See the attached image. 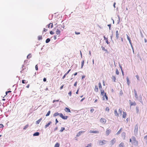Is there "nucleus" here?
<instances>
[{"instance_id":"13","label":"nucleus","mask_w":147,"mask_h":147,"mask_svg":"<svg viewBox=\"0 0 147 147\" xmlns=\"http://www.w3.org/2000/svg\"><path fill=\"white\" fill-rule=\"evenodd\" d=\"M94 90L96 92H98V89L97 86L96 85L94 88Z\"/></svg>"},{"instance_id":"19","label":"nucleus","mask_w":147,"mask_h":147,"mask_svg":"<svg viewBox=\"0 0 147 147\" xmlns=\"http://www.w3.org/2000/svg\"><path fill=\"white\" fill-rule=\"evenodd\" d=\"M114 114L115 116L117 117L119 116V114L118 113L117 110H114Z\"/></svg>"},{"instance_id":"11","label":"nucleus","mask_w":147,"mask_h":147,"mask_svg":"<svg viewBox=\"0 0 147 147\" xmlns=\"http://www.w3.org/2000/svg\"><path fill=\"white\" fill-rule=\"evenodd\" d=\"M64 110L65 111L67 112H71L70 109L66 107L64 109Z\"/></svg>"},{"instance_id":"62","label":"nucleus","mask_w":147,"mask_h":147,"mask_svg":"<svg viewBox=\"0 0 147 147\" xmlns=\"http://www.w3.org/2000/svg\"><path fill=\"white\" fill-rule=\"evenodd\" d=\"M66 76V75H65H65L63 76V77H62V78H63V79H64V78H65V76Z\"/></svg>"},{"instance_id":"44","label":"nucleus","mask_w":147,"mask_h":147,"mask_svg":"<svg viewBox=\"0 0 147 147\" xmlns=\"http://www.w3.org/2000/svg\"><path fill=\"white\" fill-rule=\"evenodd\" d=\"M94 111V109L93 108L91 109L90 110V112L91 113H92Z\"/></svg>"},{"instance_id":"20","label":"nucleus","mask_w":147,"mask_h":147,"mask_svg":"<svg viewBox=\"0 0 147 147\" xmlns=\"http://www.w3.org/2000/svg\"><path fill=\"white\" fill-rule=\"evenodd\" d=\"M51 121H50L45 126V128H47L51 123Z\"/></svg>"},{"instance_id":"5","label":"nucleus","mask_w":147,"mask_h":147,"mask_svg":"<svg viewBox=\"0 0 147 147\" xmlns=\"http://www.w3.org/2000/svg\"><path fill=\"white\" fill-rule=\"evenodd\" d=\"M116 140L115 138H114L112 139L110 141L111 144V145H113L116 142Z\"/></svg>"},{"instance_id":"59","label":"nucleus","mask_w":147,"mask_h":147,"mask_svg":"<svg viewBox=\"0 0 147 147\" xmlns=\"http://www.w3.org/2000/svg\"><path fill=\"white\" fill-rule=\"evenodd\" d=\"M55 121H56V123H55V124H56L58 122V121L57 120V119H56Z\"/></svg>"},{"instance_id":"50","label":"nucleus","mask_w":147,"mask_h":147,"mask_svg":"<svg viewBox=\"0 0 147 147\" xmlns=\"http://www.w3.org/2000/svg\"><path fill=\"white\" fill-rule=\"evenodd\" d=\"M35 69H36V70H38V66H37V65H36V66H35Z\"/></svg>"},{"instance_id":"43","label":"nucleus","mask_w":147,"mask_h":147,"mask_svg":"<svg viewBox=\"0 0 147 147\" xmlns=\"http://www.w3.org/2000/svg\"><path fill=\"white\" fill-rule=\"evenodd\" d=\"M102 50L103 51L107 52V50L105 49L104 47H102Z\"/></svg>"},{"instance_id":"57","label":"nucleus","mask_w":147,"mask_h":147,"mask_svg":"<svg viewBox=\"0 0 147 147\" xmlns=\"http://www.w3.org/2000/svg\"><path fill=\"white\" fill-rule=\"evenodd\" d=\"M103 86H105V81L104 80L103 81Z\"/></svg>"},{"instance_id":"17","label":"nucleus","mask_w":147,"mask_h":147,"mask_svg":"<svg viewBox=\"0 0 147 147\" xmlns=\"http://www.w3.org/2000/svg\"><path fill=\"white\" fill-rule=\"evenodd\" d=\"M111 79L114 82H116V78L115 76H112V78H111Z\"/></svg>"},{"instance_id":"16","label":"nucleus","mask_w":147,"mask_h":147,"mask_svg":"<svg viewBox=\"0 0 147 147\" xmlns=\"http://www.w3.org/2000/svg\"><path fill=\"white\" fill-rule=\"evenodd\" d=\"M119 34L118 30L116 31V36L117 39H118L119 37Z\"/></svg>"},{"instance_id":"10","label":"nucleus","mask_w":147,"mask_h":147,"mask_svg":"<svg viewBox=\"0 0 147 147\" xmlns=\"http://www.w3.org/2000/svg\"><path fill=\"white\" fill-rule=\"evenodd\" d=\"M47 26L48 28H49L50 26L51 28H52L53 27V24L52 23H50L49 24H48Z\"/></svg>"},{"instance_id":"1","label":"nucleus","mask_w":147,"mask_h":147,"mask_svg":"<svg viewBox=\"0 0 147 147\" xmlns=\"http://www.w3.org/2000/svg\"><path fill=\"white\" fill-rule=\"evenodd\" d=\"M129 141L131 142L133 144L136 146H138V142L136 140V138L134 136H133L131 139L129 140Z\"/></svg>"},{"instance_id":"45","label":"nucleus","mask_w":147,"mask_h":147,"mask_svg":"<svg viewBox=\"0 0 147 147\" xmlns=\"http://www.w3.org/2000/svg\"><path fill=\"white\" fill-rule=\"evenodd\" d=\"M47 31V29L45 28H44L43 32H46Z\"/></svg>"},{"instance_id":"40","label":"nucleus","mask_w":147,"mask_h":147,"mask_svg":"<svg viewBox=\"0 0 147 147\" xmlns=\"http://www.w3.org/2000/svg\"><path fill=\"white\" fill-rule=\"evenodd\" d=\"M28 127V124L26 125H25L23 129L24 130L26 129Z\"/></svg>"},{"instance_id":"2","label":"nucleus","mask_w":147,"mask_h":147,"mask_svg":"<svg viewBox=\"0 0 147 147\" xmlns=\"http://www.w3.org/2000/svg\"><path fill=\"white\" fill-rule=\"evenodd\" d=\"M58 115H59L61 117L64 119H66L68 117L67 116H64L62 113H56L54 114V116L55 117Z\"/></svg>"},{"instance_id":"24","label":"nucleus","mask_w":147,"mask_h":147,"mask_svg":"<svg viewBox=\"0 0 147 147\" xmlns=\"http://www.w3.org/2000/svg\"><path fill=\"white\" fill-rule=\"evenodd\" d=\"M136 105V103L135 102H130V106H135Z\"/></svg>"},{"instance_id":"22","label":"nucleus","mask_w":147,"mask_h":147,"mask_svg":"<svg viewBox=\"0 0 147 147\" xmlns=\"http://www.w3.org/2000/svg\"><path fill=\"white\" fill-rule=\"evenodd\" d=\"M42 120V118H41L40 119L37 120L36 122V123L37 124H38L40 122V121Z\"/></svg>"},{"instance_id":"48","label":"nucleus","mask_w":147,"mask_h":147,"mask_svg":"<svg viewBox=\"0 0 147 147\" xmlns=\"http://www.w3.org/2000/svg\"><path fill=\"white\" fill-rule=\"evenodd\" d=\"M106 40V43H107V44H109V42L108 39H106V40Z\"/></svg>"},{"instance_id":"27","label":"nucleus","mask_w":147,"mask_h":147,"mask_svg":"<svg viewBox=\"0 0 147 147\" xmlns=\"http://www.w3.org/2000/svg\"><path fill=\"white\" fill-rule=\"evenodd\" d=\"M136 113H139V111L138 107H136Z\"/></svg>"},{"instance_id":"49","label":"nucleus","mask_w":147,"mask_h":147,"mask_svg":"<svg viewBox=\"0 0 147 147\" xmlns=\"http://www.w3.org/2000/svg\"><path fill=\"white\" fill-rule=\"evenodd\" d=\"M11 92V91H6V94L7 95L8 93H9V92Z\"/></svg>"},{"instance_id":"53","label":"nucleus","mask_w":147,"mask_h":147,"mask_svg":"<svg viewBox=\"0 0 147 147\" xmlns=\"http://www.w3.org/2000/svg\"><path fill=\"white\" fill-rule=\"evenodd\" d=\"M3 127V125L2 124H0V128H2Z\"/></svg>"},{"instance_id":"64","label":"nucleus","mask_w":147,"mask_h":147,"mask_svg":"<svg viewBox=\"0 0 147 147\" xmlns=\"http://www.w3.org/2000/svg\"><path fill=\"white\" fill-rule=\"evenodd\" d=\"M85 76H82V79H83V78H85Z\"/></svg>"},{"instance_id":"6","label":"nucleus","mask_w":147,"mask_h":147,"mask_svg":"<svg viewBox=\"0 0 147 147\" xmlns=\"http://www.w3.org/2000/svg\"><path fill=\"white\" fill-rule=\"evenodd\" d=\"M138 130V125H136L134 130V132H135L136 133H137Z\"/></svg>"},{"instance_id":"52","label":"nucleus","mask_w":147,"mask_h":147,"mask_svg":"<svg viewBox=\"0 0 147 147\" xmlns=\"http://www.w3.org/2000/svg\"><path fill=\"white\" fill-rule=\"evenodd\" d=\"M108 26L109 27V29L110 30H111V24H108Z\"/></svg>"},{"instance_id":"3","label":"nucleus","mask_w":147,"mask_h":147,"mask_svg":"<svg viewBox=\"0 0 147 147\" xmlns=\"http://www.w3.org/2000/svg\"><path fill=\"white\" fill-rule=\"evenodd\" d=\"M107 142V141L105 140H100L99 141V144L100 145H102L105 144Z\"/></svg>"},{"instance_id":"37","label":"nucleus","mask_w":147,"mask_h":147,"mask_svg":"<svg viewBox=\"0 0 147 147\" xmlns=\"http://www.w3.org/2000/svg\"><path fill=\"white\" fill-rule=\"evenodd\" d=\"M32 56L30 54H29L27 56V58L28 59H30L31 57Z\"/></svg>"},{"instance_id":"56","label":"nucleus","mask_w":147,"mask_h":147,"mask_svg":"<svg viewBox=\"0 0 147 147\" xmlns=\"http://www.w3.org/2000/svg\"><path fill=\"white\" fill-rule=\"evenodd\" d=\"M77 82H76L75 83H74V86H77Z\"/></svg>"},{"instance_id":"61","label":"nucleus","mask_w":147,"mask_h":147,"mask_svg":"<svg viewBox=\"0 0 147 147\" xmlns=\"http://www.w3.org/2000/svg\"><path fill=\"white\" fill-rule=\"evenodd\" d=\"M57 38V36L56 35H55L54 37V40H55Z\"/></svg>"},{"instance_id":"18","label":"nucleus","mask_w":147,"mask_h":147,"mask_svg":"<svg viewBox=\"0 0 147 147\" xmlns=\"http://www.w3.org/2000/svg\"><path fill=\"white\" fill-rule=\"evenodd\" d=\"M101 94L102 95L104 96V95L105 94V92L104 90H100Z\"/></svg>"},{"instance_id":"33","label":"nucleus","mask_w":147,"mask_h":147,"mask_svg":"<svg viewBox=\"0 0 147 147\" xmlns=\"http://www.w3.org/2000/svg\"><path fill=\"white\" fill-rule=\"evenodd\" d=\"M50 41V39L49 38H47L46 40V43H48Z\"/></svg>"},{"instance_id":"29","label":"nucleus","mask_w":147,"mask_h":147,"mask_svg":"<svg viewBox=\"0 0 147 147\" xmlns=\"http://www.w3.org/2000/svg\"><path fill=\"white\" fill-rule=\"evenodd\" d=\"M38 40H40L42 39V36L41 35H40L38 37Z\"/></svg>"},{"instance_id":"7","label":"nucleus","mask_w":147,"mask_h":147,"mask_svg":"<svg viewBox=\"0 0 147 147\" xmlns=\"http://www.w3.org/2000/svg\"><path fill=\"white\" fill-rule=\"evenodd\" d=\"M111 132V130L110 129H107L106 131V134L107 136L109 135Z\"/></svg>"},{"instance_id":"32","label":"nucleus","mask_w":147,"mask_h":147,"mask_svg":"<svg viewBox=\"0 0 147 147\" xmlns=\"http://www.w3.org/2000/svg\"><path fill=\"white\" fill-rule=\"evenodd\" d=\"M84 60H83L82 61V63H82V65H81V68H82L83 67V65H84Z\"/></svg>"},{"instance_id":"38","label":"nucleus","mask_w":147,"mask_h":147,"mask_svg":"<svg viewBox=\"0 0 147 147\" xmlns=\"http://www.w3.org/2000/svg\"><path fill=\"white\" fill-rule=\"evenodd\" d=\"M109 110H110L109 108L108 107H106L105 109V111L108 112H109Z\"/></svg>"},{"instance_id":"58","label":"nucleus","mask_w":147,"mask_h":147,"mask_svg":"<svg viewBox=\"0 0 147 147\" xmlns=\"http://www.w3.org/2000/svg\"><path fill=\"white\" fill-rule=\"evenodd\" d=\"M144 139L147 140V135L144 137Z\"/></svg>"},{"instance_id":"60","label":"nucleus","mask_w":147,"mask_h":147,"mask_svg":"<svg viewBox=\"0 0 147 147\" xmlns=\"http://www.w3.org/2000/svg\"><path fill=\"white\" fill-rule=\"evenodd\" d=\"M47 79L46 78H44L43 79V81L44 82H46V81Z\"/></svg>"},{"instance_id":"55","label":"nucleus","mask_w":147,"mask_h":147,"mask_svg":"<svg viewBox=\"0 0 147 147\" xmlns=\"http://www.w3.org/2000/svg\"><path fill=\"white\" fill-rule=\"evenodd\" d=\"M59 101V100H54L53 101V103H54L55 102H58Z\"/></svg>"},{"instance_id":"26","label":"nucleus","mask_w":147,"mask_h":147,"mask_svg":"<svg viewBox=\"0 0 147 147\" xmlns=\"http://www.w3.org/2000/svg\"><path fill=\"white\" fill-rule=\"evenodd\" d=\"M134 93L135 97L137 98L138 97V95L137 94V92L136 90H134Z\"/></svg>"},{"instance_id":"63","label":"nucleus","mask_w":147,"mask_h":147,"mask_svg":"<svg viewBox=\"0 0 147 147\" xmlns=\"http://www.w3.org/2000/svg\"><path fill=\"white\" fill-rule=\"evenodd\" d=\"M77 74V72H76L75 73H74V76H76Z\"/></svg>"},{"instance_id":"9","label":"nucleus","mask_w":147,"mask_h":147,"mask_svg":"<svg viewBox=\"0 0 147 147\" xmlns=\"http://www.w3.org/2000/svg\"><path fill=\"white\" fill-rule=\"evenodd\" d=\"M127 38L128 40L129 41V42L130 44V45H131L132 49H133V47H132V45L131 40H130V38L129 37V36H128L127 35Z\"/></svg>"},{"instance_id":"12","label":"nucleus","mask_w":147,"mask_h":147,"mask_svg":"<svg viewBox=\"0 0 147 147\" xmlns=\"http://www.w3.org/2000/svg\"><path fill=\"white\" fill-rule=\"evenodd\" d=\"M124 143L123 142H121L119 145V147H124Z\"/></svg>"},{"instance_id":"36","label":"nucleus","mask_w":147,"mask_h":147,"mask_svg":"<svg viewBox=\"0 0 147 147\" xmlns=\"http://www.w3.org/2000/svg\"><path fill=\"white\" fill-rule=\"evenodd\" d=\"M127 84L128 85H129V84L130 83V82L129 81V79L128 77H127Z\"/></svg>"},{"instance_id":"41","label":"nucleus","mask_w":147,"mask_h":147,"mask_svg":"<svg viewBox=\"0 0 147 147\" xmlns=\"http://www.w3.org/2000/svg\"><path fill=\"white\" fill-rule=\"evenodd\" d=\"M65 128L64 127H62L61 128V130H60V131L61 132H62L64 130Z\"/></svg>"},{"instance_id":"54","label":"nucleus","mask_w":147,"mask_h":147,"mask_svg":"<svg viewBox=\"0 0 147 147\" xmlns=\"http://www.w3.org/2000/svg\"><path fill=\"white\" fill-rule=\"evenodd\" d=\"M68 94L70 96H71V92L70 91L68 93Z\"/></svg>"},{"instance_id":"31","label":"nucleus","mask_w":147,"mask_h":147,"mask_svg":"<svg viewBox=\"0 0 147 147\" xmlns=\"http://www.w3.org/2000/svg\"><path fill=\"white\" fill-rule=\"evenodd\" d=\"M60 144L58 143H57L55 145L54 147H59Z\"/></svg>"},{"instance_id":"34","label":"nucleus","mask_w":147,"mask_h":147,"mask_svg":"<svg viewBox=\"0 0 147 147\" xmlns=\"http://www.w3.org/2000/svg\"><path fill=\"white\" fill-rule=\"evenodd\" d=\"M119 112L121 114H122V108H119Z\"/></svg>"},{"instance_id":"25","label":"nucleus","mask_w":147,"mask_h":147,"mask_svg":"<svg viewBox=\"0 0 147 147\" xmlns=\"http://www.w3.org/2000/svg\"><path fill=\"white\" fill-rule=\"evenodd\" d=\"M98 86H99V87L100 90H102V86H101V83L100 82L98 83Z\"/></svg>"},{"instance_id":"14","label":"nucleus","mask_w":147,"mask_h":147,"mask_svg":"<svg viewBox=\"0 0 147 147\" xmlns=\"http://www.w3.org/2000/svg\"><path fill=\"white\" fill-rule=\"evenodd\" d=\"M127 116V113L126 112H123V118H126V116Z\"/></svg>"},{"instance_id":"47","label":"nucleus","mask_w":147,"mask_h":147,"mask_svg":"<svg viewBox=\"0 0 147 147\" xmlns=\"http://www.w3.org/2000/svg\"><path fill=\"white\" fill-rule=\"evenodd\" d=\"M50 33L51 34H54V32H53V31H50Z\"/></svg>"},{"instance_id":"46","label":"nucleus","mask_w":147,"mask_h":147,"mask_svg":"<svg viewBox=\"0 0 147 147\" xmlns=\"http://www.w3.org/2000/svg\"><path fill=\"white\" fill-rule=\"evenodd\" d=\"M92 146V144L91 143H90L89 144H88L87 145L88 147H91Z\"/></svg>"},{"instance_id":"39","label":"nucleus","mask_w":147,"mask_h":147,"mask_svg":"<svg viewBox=\"0 0 147 147\" xmlns=\"http://www.w3.org/2000/svg\"><path fill=\"white\" fill-rule=\"evenodd\" d=\"M116 74L117 75H119V71L117 69H116Z\"/></svg>"},{"instance_id":"30","label":"nucleus","mask_w":147,"mask_h":147,"mask_svg":"<svg viewBox=\"0 0 147 147\" xmlns=\"http://www.w3.org/2000/svg\"><path fill=\"white\" fill-rule=\"evenodd\" d=\"M39 133L38 132H36L34 133L33 134V136H38L39 135Z\"/></svg>"},{"instance_id":"23","label":"nucleus","mask_w":147,"mask_h":147,"mask_svg":"<svg viewBox=\"0 0 147 147\" xmlns=\"http://www.w3.org/2000/svg\"><path fill=\"white\" fill-rule=\"evenodd\" d=\"M104 96L103 97V100H104L105 99L104 97H105L106 100H108V97L107 96V95H106V93H105V94H104Z\"/></svg>"},{"instance_id":"8","label":"nucleus","mask_w":147,"mask_h":147,"mask_svg":"<svg viewBox=\"0 0 147 147\" xmlns=\"http://www.w3.org/2000/svg\"><path fill=\"white\" fill-rule=\"evenodd\" d=\"M90 132L91 133L98 134L99 131H92L90 130Z\"/></svg>"},{"instance_id":"21","label":"nucleus","mask_w":147,"mask_h":147,"mask_svg":"<svg viewBox=\"0 0 147 147\" xmlns=\"http://www.w3.org/2000/svg\"><path fill=\"white\" fill-rule=\"evenodd\" d=\"M84 131H79L77 134L76 136L77 137H79L81 135L82 132H84Z\"/></svg>"},{"instance_id":"51","label":"nucleus","mask_w":147,"mask_h":147,"mask_svg":"<svg viewBox=\"0 0 147 147\" xmlns=\"http://www.w3.org/2000/svg\"><path fill=\"white\" fill-rule=\"evenodd\" d=\"M75 33L76 34H80V32H75Z\"/></svg>"},{"instance_id":"15","label":"nucleus","mask_w":147,"mask_h":147,"mask_svg":"<svg viewBox=\"0 0 147 147\" xmlns=\"http://www.w3.org/2000/svg\"><path fill=\"white\" fill-rule=\"evenodd\" d=\"M61 32L59 30L57 29L56 31V34L57 35H59L60 34Z\"/></svg>"},{"instance_id":"28","label":"nucleus","mask_w":147,"mask_h":147,"mask_svg":"<svg viewBox=\"0 0 147 147\" xmlns=\"http://www.w3.org/2000/svg\"><path fill=\"white\" fill-rule=\"evenodd\" d=\"M28 81L25 80H22V83L23 84H26L28 83Z\"/></svg>"},{"instance_id":"35","label":"nucleus","mask_w":147,"mask_h":147,"mask_svg":"<svg viewBox=\"0 0 147 147\" xmlns=\"http://www.w3.org/2000/svg\"><path fill=\"white\" fill-rule=\"evenodd\" d=\"M122 128H121L117 132V135L119 134L121 131L122 130Z\"/></svg>"},{"instance_id":"42","label":"nucleus","mask_w":147,"mask_h":147,"mask_svg":"<svg viewBox=\"0 0 147 147\" xmlns=\"http://www.w3.org/2000/svg\"><path fill=\"white\" fill-rule=\"evenodd\" d=\"M50 113V111H49L47 113L46 115V116H49Z\"/></svg>"},{"instance_id":"4","label":"nucleus","mask_w":147,"mask_h":147,"mask_svg":"<svg viewBox=\"0 0 147 147\" xmlns=\"http://www.w3.org/2000/svg\"><path fill=\"white\" fill-rule=\"evenodd\" d=\"M100 121L101 123L104 124L106 122V120L104 118H102L100 119Z\"/></svg>"}]
</instances>
